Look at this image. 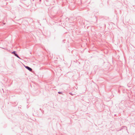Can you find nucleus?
I'll use <instances>...</instances> for the list:
<instances>
[{
    "mask_svg": "<svg viewBox=\"0 0 135 135\" xmlns=\"http://www.w3.org/2000/svg\"><path fill=\"white\" fill-rule=\"evenodd\" d=\"M25 68L29 70L30 71H31L32 70V69L28 66H25Z\"/></svg>",
    "mask_w": 135,
    "mask_h": 135,
    "instance_id": "nucleus-1",
    "label": "nucleus"
},
{
    "mask_svg": "<svg viewBox=\"0 0 135 135\" xmlns=\"http://www.w3.org/2000/svg\"><path fill=\"white\" fill-rule=\"evenodd\" d=\"M12 54H15V55L17 57L19 58V57L18 56V55L16 54H15V51H13L12 53Z\"/></svg>",
    "mask_w": 135,
    "mask_h": 135,
    "instance_id": "nucleus-2",
    "label": "nucleus"
},
{
    "mask_svg": "<svg viewBox=\"0 0 135 135\" xmlns=\"http://www.w3.org/2000/svg\"><path fill=\"white\" fill-rule=\"evenodd\" d=\"M59 93L60 94V93L59 92L58 93Z\"/></svg>",
    "mask_w": 135,
    "mask_h": 135,
    "instance_id": "nucleus-3",
    "label": "nucleus"
}]
</instances>
